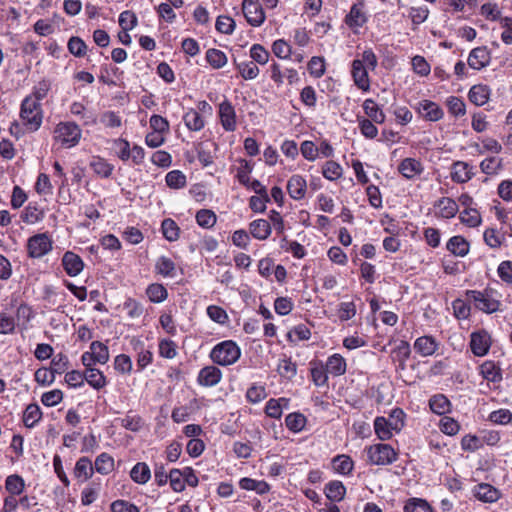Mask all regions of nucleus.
<instances>
[{"label":"nucleus","mask_w":512,"mask_h":512,"mask_svg":"<svg viewBox=\"0 0 512 512\" xmlns=\"http://www.w3.org/2000/svg\"><path fill=\"white\" fill-rule=\"evenodd\" d=\"M241 355L239 346L232 340L217 344L210 353L212 361L221 366L234 364Z\"/></svg>","instance_id":"obj_1"},{"label":"nucleus","mask_w":512,"mask_h":512,"mask_svg":"<svg viewBox=\"0 0 512 512\" xmlns=\"http://www.w3.org/2000/svg\"><path fill=\"white\" fill-rule=\"evenodd\" d=\"M69 52L75 57H83L86 54V43L77 36H72L67 43Z\"/></svg>","instance_id":"obj_51"},{"label":"nucleus","mask_w":512,"mask_h":512,"mask_svg":"<svg viewBox=\"0 0 512 512\" xmlns=\"http://www.w3.org/2000/svg\"><path fill=\"white\" fill-rule=\"evenodd\" d=\"M367 461L372 465L386 466L397 460V453L389 444H374L365 449Z\"/></svg>","instance_id":"obj_3"},{"label":"nucleus","mask_w":512,"mask_h":512,"mask_svg":"<svg viewBox=\"0 0 512 512\" xmlns=\"http://www.w3.org/2000/svg\"><path fill=\"white\" fill-rule=\"evenodd\" d=\"M56 138L69 147L78 144L81 138V129L73 122H61L55 130Z\"/></svg>","instance_id":"obj_6"},{"label":"nucleus","mask_w":512,"mask_h":512,"mask_svg":"<svg viewBox=\"0 0 512 512\" xmlns=\"http://www.w3.org/2000/svg\"><path fill=\"white\" fill-rule=\"evenodd\" d=\"M448 110L454 116H462L466 112L465 103L459 97L451 96L446 101Z\"/></svg>","instance_id":"obj_62"},{"label":"nucleus","mask_w":512,"mask_h":512,"mask_svg":"<svg viewBox=\"0 0 512 512\" xmlns=\"http://www.w3.org/2000/svg\"><path fill=\"white\" fill-rule=\"evenodd\" d=\"M374 430L377 437L382 441L389 440L395 432L394 429L390 428L389 421L385 417L375 418Z\"/></svg>","instance_id":"obj_35"},{"label":"nucleus","mask_w":512,"mask_h":512,"mask_svg":"<svg viewBox=\"0 0 512 512\" xmlns=\"http://www.w3.org/2000/svg\"><path fill=\"white\" fill-rule=\"evenodd\" d=\"M169 482L174 492H182L185 489V481L183 471L180 469H172L169 472Z\"/></svg>","instance_id":"obj_55"},{"label":"nucleus","mask_w":512,"mask_h":512,"mask_svg":"<svg viewBox=\"0 0 512 512\" xmlns=\"http://www.w3.org/2000/svg\"><path fill=\"white\" fill-rule=\"evenodd\" d=\"M418 111L428 121H438L443 117V110L438 104L430 100H423L419 103Z\"/></svg>","instance_id":"obj_17"},{"label":"nucleus","mask_w":512,"mask_h":512,"mask_svg":"<svg viewBox=\"0 0 512 512\" xmlns=\"http://www.w3.org/2000/svg\"><path fill=\"white\" fill-rule=\"evenodd\" d=\"M491 346V337L485 330L473 332L471 334L470 347L476 356H484L488 353Z\"/></svg>","instance_id":"obj_9"},{"label":"nucleus","mask_w":512,"mask_h":512,"mask_svg":"<svg viewBox=\"0 0 512 512\" xmlns=\"http://www.w3.org/2000/svg\"><path fill=\"white\" fill-rule=\"evenodd\" d=\"M146 294L153 303H161L168 297L167 289L159 283L150 284L146 289Z\"/></svg>","instance_id":"obj_37"},{"label":"nucleus","mask_w":512,"mask_h":512,"mask_svg":"<svg viewBox=\"0 0 512 512\" xmlns=\"http://www.w3.org/2000/svg\"><path fill=\"white\" fill-rule=\"evenodd\" d=\"M277 372L281 377L290 380L295 377L297 373V365L291 360V358L284 357L279 360Z\"/></svg>","instance_id":"obj_41"},{"label":"nucleus","mask_w":512,"mask_h":512,"mask_svg":"<svg viewBox=\"0 0 512 512\" xmlns=\"http://www.w3.org/2000/svg\"><path fill=\"white\" fill-rule=\"evenodd\" d=\"M242 11L251 26L258 27L265 20V13L258 1L243 0Z\"/></svg>","instance_id":"obj_7"},{"label":"nucleus","mask_w":512,"mask_h":512,"mask_svg":"<svg viewBox=\"0 0 512 512\" xmlns=\"http://www.w3.org/2000/svg\"><path fill=\"white\" fill-rule=\"evenodd\" d=\"M490 90L486 85H474L468 93L469 100L477 106L484 105L489 99Z\"/></svg>","instance_id":"obj_29"},{"label":"nucleus","mask_w":512,"mask_h":512,"mask_svg":"<svg viewBox=\"0 0 512 512\" xmlns=\"http://www.w3.org/2000/svg\"><path fill=\"white\" fill-rule=\"evenodd\" d=\"M429 406L433 413L444 415L450 411L451 404L448 398L443 394H437L429 400Z\"/></svg>","instance_id":"obj_32"},{"label":"nucleus","mask_w":512,"mask_h":512,"mask_svg":"<svg viewBox=\"0 0 512 512\" xmlns=\"http://www.w3.org/2000/svg\"><path fill=\"white\" fill-rule=\"evenodd\" d=\"M491 60L490 52L487 47H476L471 50L468 56V65L474 70H481L489 65Z\"/></svg>","instance_id":"obj_11"},{"label":"nucleus","mask_w":512,"mask_h":512,"mask_svg":"<svg viewBox=\"0 0 512 512\" xmlns=\"http://www.w3.org/2000/svg\"><path fill=\"white\" fill-rule=\"evenodd\" d=\"M435 206L439 208L440 216L447 219L453 218L459 210L457 202L449 197H442Z\"/></svg>","instance_id":"obj_26"},{"label":"nucleus","mask_w":512,"mask_h":512,"mask_svg":"<svg viewBox=\"0 0 512 512\" xmlns=\"http://www.w3.org/2000/svg\"><path fill=\"white\" fill-rule=\"evenodd\" d=\"M183 121L190 131H200L205 125L204 118L195 109L188 110L183 116Z\"/></svg>","instance_id":"obj_30"},{"label":"nucleus","mask_w":512,"mask_h":512,"mask_svg":"<svg viewBox=\"0 0 512 512\" xmlns=\"http://www.w3.org/2000/svg\"><path fill=\"white\" fill-rule=\"evenodd\" d=\"M100 122L106 128H119L122 125L121 117L114 111H105L101 114Z\"/></svg>","instance_id":"obj_58"},{"label":"nucleus","mask_w":512,"mask_h":512,"mask_svg":"<svg viewBox=\"0 0 512 512\" xmlns=\"http://www.w3.org/2000/svg\"><path fill=\"white\" fill-rule=\"evenodd\" d=\"M159 354L166 359H173L177 355V345L174 341L163 339L159 342Z\"/></svg>","instance_id":"obj_56"},{"label":"nucleus","mask_w":512,"mask_h":512,"mask_svg":"<svg viewBox=\"0 0 512 512\" xmlns=\"http://www.w3.org/2000/svg\"><path fill=\"white\" fill-rule=\"evenodd\" d=\"M206 60L214 69H220L226 65L227 56L223 51L211 48L206 52Z\"/></svg>","instance_id":"obj_42"},{"label":"nucleus","mask_w":512,"mask_h":512,"mask_svg":"<svg viewBox=\"0 0 512 512\" xmlns=\"http://www.w3.org/2000/svg\"><path fill=\"white\" fill-rule=\"evenodd\" d=\"M94 470L102 475H107L114 469V459L106 452L101 453L95 459Z\"/></svg>","instance_id":"obj_33"},{"label":"nucleus","mask_w":512,"mask_h":512,"mask_svg":"<svg viewBox=\"0 0 512 512\" xmlns=\"http://www.w3.org/2000/svg\"><path fill=\"white\" fill-rule=\"evenodd\" d=\"M267 396L266 389L261 385H253L246 392V398L249 402L259 403Z\"/></svg>","instance_id":"obj_64"},{"label":"nucleus","mask_w":512,"mask_h":512,"mask_svg":"<svg viewBox=\"0 0 512 512\" xmlns=\"http://www.w3.org/2000/svg\"><path fill=\"white\" fill-rule=\"evenodd\" d=\"M367 20L363 0H360L358 3L351 6L349 13L345 16L344 22L349 28L356 32Z\"/></svg>","instance_id":"obj_8"},{"label":"nucleus","mask_w":512,"mask_h":512,"mask_svg":"<svg viewBox=\"0 0 512 512\" xmlns=\"http://www.w3.org/2000/svg\"><path fill=\"white\" fill-rule=\"evenodd\" d=\"M90 166L94 173L102 178L110 177L114 169L113 165L109 164L106 160L100 157L94 158L91 161Z\"/></svg>","instance_id":"obj_43"},{"label":"nucleus","mask_w":512,"mask_h":512,"mask_svg":"<svg viewBox=\"0 0 512 512\" xmlns=\"http://www.w3.org/2000/svg\"><path fill=\"white\" fill-rule=\"evenodd\" d=\"M306 424V417L298 412L290 413L285 418L286 427L294 433L303 430Z\"/></svg>","instance_id":"obj_40"},{"label":"nucleus","mask_w":512,"mask_h":512,"mask_svg":"<svg viewBox=\"0 0 512 512\" xmlns=\"http://www.w3.org/2000/svg\"><path fill=\"white\" fill-rule=\"evenodd\" d=\"M404 512H433L426 500L421 498H410L404 505Z\"/></svg>","instance_id":"obj_46"},{"label":"nucleus","mask_w":512,"mask_h":512,"mask_svg":"<svg viewBox=\"0 0 512 512\" xmlns=\"http://www.w3.org/2000/svg\"><path fill=\"white\" fill-rule=\"evenodd\" d=\"M460 220L469 227H477L481 223V216L476 209L467 208L460 213Z\"/></svg>","instance_id":"obj_53"},{"label":"nucleus","mask_w":512,"mask_h":512,"mask_svg":"<svg viewBox=\"0 0 512 512\" xmlns=\"http://www.w3.org/2000/svg\"><path fill=\"white\" fill-rule=\"evenodd\" d=\"M35 381L43 386L51 385L55 381V373L52 369L39 368L35 372Z\"/></svg>","instance_id":"obj_63"},{"label":"nucleus","mask_w":512,"mask_h":512,"mask_svg":"<svg viewBox=\"0 0 512 512\" xmlns=\"http://www.w3.org/2000/svg\"><path fill=\"white\" fill-rule=\"evenodd\" d=\"M324 492L329 500L340 502L345 497L346 488L341 481L334 480L326 484Z\"/></svg>","instance_id":"obj_25"},{"label":"nucleus","mask_w":512,"mask_h":512,"mask_svg":"<svg viewBox=\"0 0 512 512\" xmlns=\"http://www.w3.org/2000/svg\"><path fill=\"white\" fill-rule=\"evenodd\" d=\"M473 176L469 165L465 162L458 161L452 165L451 179L456 183H466Z\"/></svg>","instance_id":"obj_23"},{"label":"nucleus","mask_w":512,"mask_h":512,"mask_svg":"<svg viewBox=\"0 0 512 512\" xmlns=\"http://www.w3.org/2000/svg\"><path fill=\"white\" fill-rule=\"evenodd\" d=\"M216 214L209 209H201L196 213V222L199 226L209 229L216 223Z\"/></svg>","instance_id":"obj_47"},{"label":"nucleus","mask_w":512,"mask_h":512,"mask_svg":"<svg viewBox=\"0 0 512 512\" xmlns=\"http://www.w3.org/2000/svg\"><path fill=\"white\" fill-rule=\"evenodd\" d=\"M42 412L37 404H29L23 414V422L27 428H32L41 419Z\"/></svg>","instance_id":"obj_38"},{"label":"nucleus","mask_w":512,"mask_h":512,"mask_svg":"<svg viewBox=\"0 0 512 512\" xmlns=\"http://www.w3.org/2000/svg\"><path fill=\"white\" fill-rule=\"evenodd\" d=\"M94 467L88 457H81L77 460L74 468V476L84 482L93 476Z\"/></svg>","instance_id":"obj_22"},{"label":"nucleus","mask_w":512,"mask_h":512,"mask_svg":"<svg viewBox=\"0 0 512 512\" xmlns=\"http://www.w3.org/2000/svg\"><path fill=\"white\" fill-rule=\"evenodd\" d=\"M311 379L316 386H324L328 382V371L322 363L311 367Z\"/></svg>","instance_id":"obj_49"},{"label":"nucleus","mask_w":512,"mask_h":512,"mask_svg":"<svg viewBox=\"0 0 512 512\" xmlns=\"http://www.w3.org/2000/svg\"><path fill=\"white\" fill-rule=\"evenodd\" d=\"M53 248V241L48 233H38L27 241V254L30 258H41Z\"/></svg>","instance_id":"obj_5"},{"label":"nucleus","mask_w":512,"mask_h":512,"mask_svg":"<svg viewBox=\"0 0 512 512\" xmlns=\"http://www.w3.org/2000/svg\"><path fill=\"white\" fill-rule=\"evenodd\" d=\"M271 231V224L265 219H257L249 224V232L257 240H266Z\"/></svg>","instance_id":"obj_20"},{"label":"nucleus","mask_w":512,"mask_h":512,"mask_svg":"<svg viewBox=\"0 0 512 512\" xmlns=\"http://www.w3.org/2000/svg\"><path fill=\"white\" fill-rule=\"evenodd\" d=\"M404 417L405 414L403 410L396 408L392 410L389 417L386 420L389 421L390 428L394 429L396 433L400 432V430L404 426Z\"/></svg>","instance_id":"obj_60"},{"label":"nucleus","mask_w":512,"mask_h":512,"mask_svg":"<svg viewBox=\"0 0 512 512\" xmlns=\"http://www.w3.org/2000/svg\"><path fill=\"white\" fill-rule=\"evenodd\" d=\"M368 68L365 67L363 61L359 59H355L352 62V77L354 84L363 91H368L370 89V79L368 76Z\"/></svg>","instance_id":"obj_10"},{"label":"nucleus","mask_w":512,"mask_h":512,"mask_svg":"<svg viewBox=\"0 0 512 512\" xmlns=\"http://www.w3.org/2000/svg\"><path fill=\"white\" fill-rule=\"evenodd\" d=\"M272 51L281 59H288L292 56L291 46L283 39L274 41L272 44Z\"/></svg>","instance_id":"obj_57"},{"label":"nucleus","mask_w":512,"mask_h":512,"mask_svg":"<svg viewBox=\"0 0 512 512\" xmlns=\"http://www.w3.org/2000/svg\"><path fill=\"white\" fill-rule=\"evenodd\" d=\"M414 349L423 357L431 356L438 349V342L432 336H421L415 340Z\"/></svg>","instance_id":"obj_19"},{"label":"nucleus","mask_w":512,"mask_h":512,"mask_svg":"<svg viewBox=\"0 0 512 512\" xmlns=\"http://www.w3.org/2000/svg\"><path fill=\"white\" fill-rule=\"evenodd\" d=\"M167 186L173 189H180L186 185V176L179 170H172L165 177Z\"/></svg>","instance_id":"obj_50"},{"label":"nucleus","mask_w":512,"mask_h":512,"mask_svg":"<svg viewBox=\"0 0 512 512\" xmlns=\"http://www.w3.org/2000/svg\"><path fill=\"white\" fill-rule=\"evenodd\" d=\"M119 25L121 26L122 30L125 31H130L134 29L137 25L136 15L129 10L123 11L119 15Z\"/></svg>","instance_id":"obj_61"},{"label":"nucleus","mask_w":512,"mask_h":512,"mask_svg":"<svg viewBox=\"0 0 512 512\" xmlns=\"http://www.w3.org/2000/svg\"><path fill=\"white\" fill-rule=\"evenodd\" d=\"M219 116L224 130L234 131L236 129L235 110L228 100H224L222 103H220Z\"/></svg>","instance_id":"obj_13"},{"label":"nucleus","mask_w":512,"mask_h":512,"mask_svg":"<svg viewBox=\"0 0 512 512\" xmlns=\"http://www.w3.org/2000/svg\"><path fill=\"white\" fill-rule=\"evenodd\" d=\"M446 248L453 255L464 257L469 253L470 246L462 236H453L448 240Z\"/></svg>","instance_id":"obj_24"},{"label":"nucleus","mask_w":512,"mask_h":512,"mask_svg":"<svg viewBox=\"0 0 512 512\" xmlns=\"http://www.w3.org/2000/svg\"><path fill=\"white\" fill-rule=\"evenodd\" d=\"M155 269L163 277L173 278L176 275L175 263L166 256H161L157 259Z\"/></svg>","instance_id":"obj_34"},{"label":"nucleus","mask_w":512,"mask_h":512,"mask_svg":"<svg viewBox=\"0 0 512 512\" xmlns=\"http://www.w3.org/2000/svg\"><path fill=\"white\" fill-rule=\"evenodd\" d=\"M287 191L294 200H301L305 197L307 191V182L301 175H293L287 182Z\"/></svg>","instance_id":"obj_15"},{"label":"nucleus","mask_w":512,"mask_h":512,"mask_svg":"<svg viewBox=\"0 0 512 512\" xmlns=\"http://www.w3.org/2000/svg\"><path fill=\"white\" fill-rule=\"evenodd\" d=\"M90 352L100 364H105L109 360L108 347L99 341H94L90 345Z\"/></svg>","instance_id":"obj_48"},{"label":"nucleus","mask_w":512,"mask_h":512,"mask_svg":"<svg viewBox=\"0 0 512 512\" xmlns=\"http://www.w3.org/2000/svg\"><path fill=\"white\" fill-rule=\"evenodd\" d=\"M481 171L487 175H494L502 168V160L497 157L484 159L480 163Z\"/></svg>","instance_id":"obj_54"},{"label":"nucleus","mask_w":512,"mask_h":512,"mask_svg":"<svg viewBox=\"0 0 512 512\" xmlns=\"http://www.w3.org/2000/svg\"><path fill=\"white\" fill-rule=\"evenodd\" d=\"M161 230L164 238L169 242H174L179 239L180 228L173 219H164L161 224Z\"/></svg>","instance_id":"obj_36"},{"label":"nucleus","mask_w":512,"mask_h":512,"mask_svg":"<svg viewBox=\"0 0 512 512\" xmlns=\"http://www.w3.org/2000/svg\"><path fill=\"white\" fill-rule=\"evenodd\" d=\"M363 109L370 121L378 124H382L385 121V114L374 100L366 99L363 102Z\"/></svg>","instance_id":"obj_28"},{"label":"nucleus","mask_w":512,"mask_h":512,"mask_svg":"<svg viewBox=\"0 0 512 512\" xmlns=\"http://www.w3.org/2000/svg\"><path fill=\"white\" fill-rule=\"evenodd\" d=\"M334 470L342 475H348L352 472L354 463L347 455H338L334 457L333 461Z\"/></svg>","instance_id":"obj_39"},{"label":"nucleus","mask_w":512,"mask_h":512,"mask_svg":"<svg viewBox=\"0 0 512 512\" xmlns=\"http://www.w3.org/2000/svg\"><path fill=\"white\" fill-rule=\"evenodd\" d=\"M20 117L29 130H38L43 118L41 104L32 96L25 97L21 103Z\"/></svg>","instance_id":"obj_2"},{"label":"nucleus","mask_w":512,"mask_h":512,"mask_svg":"<svg viewBox=\"0 0 512 512\" xmlns=\"http://www.w3.org/2000/svg\"><path fill=\"white\" fill-rule=\"evenodd\" d=\"M130 477L138 484H146L151 478V470L145 462H138L131 469Z\"/></svg>","instance_id":"obj_27"},{"label":"nucleus","mask_w":512,"mask_h":512,"mask_svg":"<svg viewBox=\"0 0 512 512\" xmlns=\"http://www.w3.org/2000/svg\"><path fill=\"white\" fill-rule=\"evenodd\" d=\"M323 176L331 181L337 180L342 175V167L334 161H328L323 167Z\"/></svg>","instance_id":"obj_59"},{"label":"nucleus","mask_w":512,"mask_h":512,"mask_svg":"<svg viewBox=\"0 0 512 512\" xmlns=\"http://www.w3.org/2000/svg\"><path fill=\"white\" fill-rule=\"evenodd\" d=\"M250 57L253 62L265 65L269 61V52L260 44H253L250 48Z\"/></svg>","instance_id":"obj_52"},{"label":"nucleus","mask_w":512,"mask_h":512,"mask_svg":"<svg viewBox=\"0 0 512 512\" xmlns=\"http://www.w3.org/2000/svg\"><path fill=\"white\" fill-rule=\"evenodd\" d=\"M473 493L478 500L489 503L497 501L500 497L499 490L487 483L475 486Z\"/></svg>","instance_id":"obj_18"},{"label":"nucleus","mask_w":512,"mask_h":512,"mask_svg":"<svg viewBox=\"0 0 512 512\" xmlns=\"http://www.w3.org/2000/svg\"><path fill=\"white\" fill-rule=\"evenodd\" d=\"M466 297L467 301L472 303L475 308L488 314L496 312L500 306V301L494 297L491 290H468Z\"/></svg>","instance_id":"obj_4"},{"label":"nucleus","mask_w":512,"mask_h":512,"mask_svg":"<svg viewBox=\"0 0 512 512\" xmlns=\"http://www.w3.org/2000/svg\"><path fill=\"white\" fill-rule=\"evenodd\" d=\"M399 173L406 179H413L424 171L422 163L415 158H405L398 166Z\"/></svg>","instance_id":"obj_16"},{"label":"nucleus","mask_w":512,"mask_h":512,"mask_svg":"<svg viewBox=\"0 0 512 512\" xmlns=\"http://www.w3.org/2000/svg\"><path fill=\"white\" fill-rule=\"evenodd\" d=\"M5 488L10 495H20L25 488V483L21 476L13 474L6 478Z\"/></svg>","instance_id":"obj_44"},{"label":"nucleus","mask_w":512,"mask_h":512,"mask_svg":"<svg viewBox=\"0 0 512 512\" xmlns=\"http://www.w3.org/2000/svg\"><path fill=\"white\" fill-rule=\"evenodd\" d=\"M221 379L222 372L215 366H206L202 368L197 377L199 385L204 387L215 386L221 381Z\"/></svg>","instance_id":"obj_14"},{"label":"nucleus","mask_w":512,"mask_h":512,"mask_svg":"<svg viewBox=\"0 0 512 512\" xmlns=\"http://www.w3.org/2000/svg\"><path fill=\"white\" fill-rule=\"evenodd\" d=\"M237 69L245 80L255 79L259 75V68L253 61H243L236 64Z\"/></svg>","instance_id":"obj_45"},{"label":"nucleus","mask_w":512,"mask_h":512,"mask_svg":"<svg viewBox=\"0 0 512 512\" xmlns=\"http://www.w3.org/2000/svg\"><path fill=\"white\" fill-rule=\"evenodd\" d=\"M62 266L70 277H75L83 271L84 262L76 253L67 251L62 257Z\"/></svg>","instance_id":"obj_12"},{"label":"nucleus","mask_w":512,"mask_h":512,"mask_svg":"<svg viewBox=\"0 0 512 512\" xmlns=\"http://www.w3.org/2000/svg\"><path fill=\"white\" fill-rule=\"evenodd\" d=\"M85 381L96 390H100L106 386V377L96 368L85 369Z\"/></svg>","instance_id":"obj_31"},{"label":"nucleus","mask_w":512,"mask_h":512,"mask_svg":"<svg viewBox=\"0 0 512 512\" xmlns=\"http://www.w3.org/2000/svg\"><path fill=\"white\" fill-rule=\"evenodd\" d=\"M325 368L333 376H341L346 373L347 363L342 355L335 353L328 357Z\"/></svg>","instance_id":"obj_21"}]
</instances>
